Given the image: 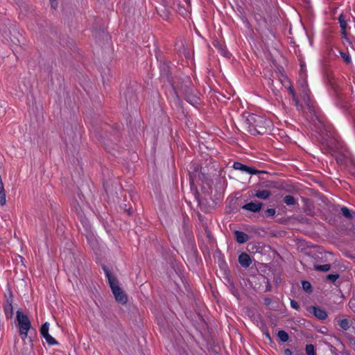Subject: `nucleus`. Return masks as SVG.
<instances>
[{
  "label": "nucleus",
  "instance_id": "412c9836",
  "mask_svg": "<svg viewBox=\"0 0 355 355\" xmlns=\"http://www.w3.org/2000/svg\"><path fill=\"white\" fill-rule=\"evenodd\" d=\"M302 285L303 290L304 291H306V293H311L313 291L312 286H311V283L309 282L308 281H302Z\"/></svg>",
  "mask_w": 355,
  "mask_h": 355
},
{
  "label": "nucleus",
  "instance_id": "39448f33",
  "mask_svg": "<svg viewBox=\"0 0 355 355\" xmlns=\"http://www.w3.org/2000/svg\"><path fill=\"white\" fill-rule=\"evenodd\" d=\"M235 170L241 171L243 173H246L248 174H259L261 173H263V171H259L253 167L248 166L247 165H245L241 162H235L233 164L232 166Z\"/></svg>",
  "mask_w": 355,
  "mask_h": 355
},
{
  "label": "nucleus",
  "instance_id": "393cba45",
  "mask_svg": "<svg viewBox=\"0 0 355 355\" xmlns=\"http://www.w3.org/2000/svg\"><path fill=\"white\" fill-rule=\"evenodd\" d=\"M338 278V274H329L328 275H327V279L333 283L335 282Z\"/></svg>",
  "mask_w": 355,
  "mask_h": 355
},
{
  "label": "nucleus",
  "instance_id": "a878e982",
  "mask_svg": "<svg viewBox=\"0 0 355 355\" xmlns=\"http://www.w3.org/2000/svg\"><path fill=\"white\" fill-rule=\"evenodd\" d=\"M76 211H77V214L78 216V217L80 218V219L81 220L82 223L83 224H86L87 222H86V220H85L84 217H83V213L82 211V210L80 209H78L76 208Z\"/></svg>",
  "mask_w": 355,
  "mask_h": 355
},
{
  "label": "nucleus",
  "instance_id": "0eeeda50",
  "mask_svg": "<svg viewBox=\"0 0 355 355\" xmlns=\"http://www.w3.org/2000/svg\"><path fill=\"white\" fill-rule=\"evenodd\" d=\"M262 207V202L258 201H251L243 205L242 209L253 213H257L260 211Z\"/></svg>",
  "mask_w": 355,
  "mask_h": 355
},
{
  "label": "nucleus",
  "instance_id": "a211bd4d",
  "mask_svg": "<svg viewBox=\"0 0 355 355\" xmlns=\"http://www.w3.org/2000/svg\"><path fill=\"white\" fill-rule=\"evenodd\" d=\"M340 213L343 214V216L348 219H351L353 217L352 211L346 207H341Z\"/></svg>",
  "mask_w": 355,
  "mask_h": 355
},
{
  "label": "nucleus",
  "instance_id": "473e14b6",
  "mask_svg": "<svg viewBox=\"0 0 355 355\" xmlns=\"http://www.w3.org/2000/svg\"><path fill=\"white\" fill-rule=\"evenodd\" d=\"M220 53H221V55H223L225 57H228L229 56V53L227 52L225 50L222 49H220Z\"/></svg>",
  "mask_w": 355,
  "mask_h": 355
},
{
  "label": "nucleus",
  "instance_id": "6ab92c4d",
  "mask_svg": "<svg viewBox=\"0 0 355 355\" xmlns=\"http://www.w3.org/2000/svg\"><path fill=\"white\" fill-rule=\"evenodd\" d=\"M49 322H46L40 327V331L41 336L42 337H44V336L49 334Z\"/></svg>",
  "mask_w": 355,
  "mask_h": 355
},
{
  "label": "nucleus",
  "instance_id": "423d86ee",
  "mask_svg": "<svg viewBox=\"0 0 355 355\" xmlns=\"http://www.w3.org/2000/svg\"><path fill=\"white\" fill-rule=\"evenodd\" d=\"M306 310L319 320H324L327 318V312L318 306H309L306 307Z\"/></svg>",
  "mask_w": 355,
  "mask_h": 355
},
{
  "label": "nucleus",
  "instance_id": "f8f14e48",
  "mask_svg": "<svg viewBox=\"0 0 355 355\" xmlns=\"http://www.w3.org/2000/svg\"><path fill=\"white\" fill-rule=\"evenodd\" d=\"M271 195V192L268 190H257L253 194L254 196L261 199H268Z\"/></svg>",
  "mask_w": 355,
  "mask_h": 355
},
{
  "label": "nucleus",
  "instance_id": "4468645a",
  "mask_svg": "<svg viewBox=\"0 0 355 355\" xmlns=\"http://www.w3.org/2000/svg\"><path fill=\"white\" fill-rule=\"evenodd\" d=\"M338 21H339V24H340V27L341 28V31H345V30H347V22L346 21V19H345V16L343 15V13H341L339 16H338Z\"/></svg>",
  "mask_w": 355,
  "mask_h": 355
},
{
  "label": "nucleus",
  "instance_id": "7c9ffc66",
  "mask_svg": "<svg viewBox=\"0 0 355 355\" xmlns=\"http://www.w3.org/2000/svg\"><path fill=\"white\" fill-rule=\"evenodd\" d=\"M288 89L290 94L292 96V98H295L297 96L295 94V90L292 86H289Z\"/></svg>",
  "mask_w": 355,
  "mask_h": 355
},
{
  "label": "nucleus",
  "instance_id": "dca6fc26",
  "mask_svg": "<svg viewBox=\"0 0 355 355\" xmlns=\"http://www.w3.org/2000/svg\"><path fill=\"white\" fill-rule=\"evenodd\" d=\"M283 201L287 205H295L297 203L295 198L291 195L286 196Z\"/></svg>",
  "mask_w": 355,
  "mask_h": 355
},
{
  "label": "nucleus",
  "instance_id": "ddd939ff",
  "mask_svg": "<svg viewBox=\"0 0 355 355\" xmlns=\"http://www.w3.org/2000/svg\"><path fill=\"white\" fill-rule=\"evenodd\" d=\"M277 337L282 342H287L289 339V336L288 333L284 330H279L277 332Z\"/></svg>",
  "mask_w": 355,
  "mask_h": 355
},
{
  "label": "nucleus",
  "instance_id": "b1692460",
  "mask_svg": "<svg viewBox=\"0 0 355 355\" xmlns=\"http://www.w3.org/2000/svg\"><path fill=\"white\" fill-rule=\"evenodd\" d=\"M276 214L275 209L273 208H268L265 211V216L266 217H272L274 216Z\"/></svg>",
  "mask_w": 355,
  "mask_h": 355
},
{
  "label": "nucleus",
  "instance_id": "c85d7f7f",
  "mask_svg": "<svg viewBox=\"0 0 355 355\" xmlns=\"http://www.w3.org/2000/svg\"><path fill=\"white\" fill-rule=\"evenodd\" d=\"M173 3H170L169 5L164 6V9L166 11L167 15L170 13L169 8H172L175 6V2L174 0H172Z\"/></svg>",
  "mask_w": 355,
  "mask_h": 355
},
{
  "label": "nucleus",
  "instance_id": "c756f323",
  "mask_svg": "<svg viewBox=\"0 0 355 355\" xmlns=\"http://www.w3.org/2000/svg\"><path fill=\"white\" fill-rule=\"evenodd\" d=\"M51 6L53 9H56L58 6L57 0H50Z\"/></svg>",
  "mask_w": 355,
  "mask_h": 355
},
{
  "label": "nucleus",
  "instance_id": "bb28decb",
  "mask_svg": "<svg viewBox=\"0 0 355 355\" xmlns=\"http://www.w3.org/2000/svg\"><path fill=\"white\" fill-rule=\"evenodd\" d=\"M293 101L297 109L298 110H301L302 109V105L300 103L298 98L297 96L295 98H293Z\"/></svg>",
  "mask_w": 355,
  "mask_h": 355
},
{
  "label": "nucleus",
  "instance_id": "e433bc0d",
  "mask_svg": "<svg viewBox=\"0 0 355 355\" xmlns=\"http://www.w3.org/2000/svg\"><path fill=\"white\" fill-rule=\"evenodd\" d=\"M90 239H93V236H92V235H90V238H89V237L87 236V239H88L89 241H90Z\"/></svg>",
  "mask_w": 355,
  "mask_h": 355
},
{
  "label": "nucleus",
  "instance_id": "f257e3e1",
  "mask_svg": "<svg viewBox=\"0 0 355 355\" xmlns=\"http://www.w3.org/2000/svg\"><path fill=\"white\" fill-rule=\"evenodd\" d=\"M243 117L244 128L252 135H263L271 125L270 121L257 114H248L246 116Z\"/></svg>",
  "mask_w": 355,
  "mask_h": 355
},
{
  "label": "nucleus",
  "instance_id": "6e6552de",
  "mask_svg": "<svg viewBox=\"0 0 355 355\" xmlns=\"http://www.w3.org/2000/svg\"><path fill=\"white\" fill-rule=\"evenodd\" d=\"M3 309L5 315L8 319L11 318L13 315V306H12V296L10 295L7 298L6 302L3 304Z\"/></svg>",
  "mask_w": 355,
  "mask_h": 355
},
{
  "label": "nucleus",
  "instance_id": "1a4fd4ad",
  "mask_svg": "<svg viewBox=\"0 0 355 355\" xmlns=\"http://www.w3.org/2000/svg\"><path fill=\"white\" fill-rule=\"evenodd\" d=\"M302 98H303L304 101L306 103L309 110L313 111V110L312 106L310 105V100H309L310 91L307 87L306 83H305V82L303 84H302Z\"/></svg>",
  "mask_w": 355,
  "mask_h": 355
},
{
  "label": "nucleus",
  "instance_id": "72a5a7b5",
  "mask_svg": "<svg viewBox=\"0 0 355 355\" xmlns=\"http://www.w3.org/2000/svg\"><path fill=\"white\" fill-rule=\"evenodd\" d=\"M271 302H272V300H271V299H270V298L266 297V298H265V299H264V304H265L266 305H269V304H270Z\"/></svg>",
  "mask_w": 355,
  "mask_h": 355
},
{
  "label": "nucleus",
  "instance_id": "2f4dec72",
  "mask_svg": "<svg viewBox=\"0 0 355 355\" xmlns=\"http://www.w3.org/2000/svg\"><path fill=\"white\" fill-rule=\"evenodd\" d=\"M347 30H345L344 31H341V35H342V37L344 38L345 40H346L347 41H348V37H347Z\"/></svg>",
  "mask_w": 355,
  "mask_h": 355
},
{
  "label": "nucleus",
  "instance_id": "2eb2a0df",
  "mask_svg": "<svg viewBox=\"0 0 355 355\" xmlns=\"http://www.w3.org/2000/svg\"><path fill=\"white\" fill-rule=\"evenodd\" d=\"M313 268L314 270H317V271H321V272H327L330 270L331 268V265L330 264H324V265H318V264H315L313 266Z\"/></svg>",
  "mask_w": 355,
  "mask_h": 355
},
{
  "label": "nucleus",
  "instance_id": "20e7f679",
  "mask_svg": "<svg viewBox=\"0 0 355 355\" xmlns=\"http://www.w3.org/2000/svg\"><path fill=\"white\" fill-rule=\"evenodd\" d=\"M182 92L184 96L185 100L193 106L200 104V98L199 93L193 87L189 85L182 87Z\"/></svg>",
  "mask_w": 355,
  "mask_h": 355
},
{
  "label": "nucleus",
  "instance_id": "7ed1b4c3",
  "mask_svg": "<svg viewBox=\"0 0 355 355\" xmlns=\"http://www.w3.org/2000/svg\"><path fill=\"white\" fill-rule=\"evenodd\" d=\"M17 320L19 328V334L22 340H25L28 336V331L31 327V322L28 317L18 310L16 313Z\"/></svg>",
  "mask_w": 355,
  "mask_h": 355
},
{
  "label": "nucleus",
  "instance_id": "4be33fe9",
  "mask_svg": "<svg viewBox=\"0 0 355 355\" xmlns=\"http://www.w3.org/2000/svg\"><path fill=\"white\" fill-rule=\"evenodd\" d=\"M44 338H45L46 343L49 345H55L58 344L56 340L54 338H53L49 334L44 336Z\"/></svg>",
  "mask_w": 355,
  "mask_h": 355
},
{
  "label": "nucleus",
  "instance_id": "aec40b11",
  "mask_svg": "<svg viewBox=\"0 0 355 355\" xmlns=\"http://www.w3.org/2000/svg\"><path fill=\"white\" fill-rule=\"evenodd\" d=\"M339 53L341 58L347 64H350L352 62L351 56L348 52L340 51Z\"/></svg>",
  "mask_w": 355,
  "mask_h": 355
},
{
  "label": "nucleus",
  "instance_id": "4c0bfd02",
  "mask_svg": "<svg viewBox=\"0 0 355 355\" xmlns=\"http://www.w3.org/2000/svg\"><path fill=\"white\" fill-rule=\"evenodd\" d=\"M266 336L269 338H270L269 334H266Z\"/></svg>",
  "mask_w": 355,
  "mask_h": 355
},
{
  "label": "nucleus",
  "instance_id": "5701e85b",
  "mask_svg": "<svg viewBox=\"0 0 355 355\" xmlns=\"http://www.w3.org/2000/svg\"><path fill=\"white\" fill-rule=\"evenodd\" d=\"M305 351L306 355H315V347L312 344L306 345Z\"/></svg>",
  "mask_w": 355,
  "mask_h": 355
},
{
  "label": "nucleus",
  "instance_id": "f704fd0d",
  "mask_svg": "<svg viewBox=\"0 0 355 355\" xmlns=\"http://www.w3.org/2000/svg\"><path fill=\"white\" fill-rule=\"evenodd\" d=\"M284 355H292L293 352H291V349H284Z\"/></svg>",
  "mask_w": 355,
  "mask_h": 355
},
{
  "label": "nucleus",
  "instance_id": "f3484780",
  "mask_svg": "<svg viewBox=\"0 0 355 355\" xmlns=\"http://www.w3.org/2000/svg\"><path fill=\"white\" fill-rule=\"evenodd\" d=\"M339 325L342 329L347 331L350 328L351 324L349 323V321L347 319L345 318L339 321Z\"/></svg>",
  "mask_w": 355,
  "mask_h": 355
},
{
  "label": "nucleus",
  "instance_id": "cd10ccee",
  "mask_svg": "<svg viewBox=\"0 0 355 355\" xmlns=\"http://www.w3.org/2000/svg\"><path fill=\"white\" fill-rule=\"evenodd\" d=\"M291 306L297 311L300 310V306L298 303L294 300H291Z\"/></svg>",
  "mask_w": 355,
  "mask_h": 355
},
{
  "label": "nucleus",
  "instance_id": "9b49d317",
  "mask_svg": "<svg viewBox=\"0 0 355 355\" xmlns=\"http://www.w3.org/2000/svg\"><path fill=\"white\" fill-rule=\"evenodd\" d=\"M234 234L235 235L236 241L239 243H245L250 239V236L242 231L236 230L234 231Z\"/></svg>",
  "mask_w": 355,
  "mask_h": 355
},
{
  "label": "nucleus",
  "instance_id": "9d476101",
  "mask_svg": "<svg viewBox=\"0 0 355 355\" xmlns=\"http://www.w3.org/2000/svg\"><path fill=\"white\" fill-rule=\"evenodd\" d=\"M239 263L244 268H248L252 263L250 255L245 252L241 253L239 257Z\"/></svg>",
  "mask_w": 355,
  "mask_h": 355
},
{
  "label": "nucleus",
  "instance_id": "c9c22d12",
  "mask_svg": "<svg viewBox=\"0 0 355 355\" xmlns=\"http://www.w3.org/2000/svg\"><path fill=\"white\" fill-rule=\"evenodd\" d=\"M354 304H355V302H352V301H349V306H350L351 308L352 307V306H353Z\"/></svg>",
  "mask_w": 355,
  "mask_h": 355
},
{
  "label": "nucleus",
  "instance_id": "f03ea898",
  "mask_svg": "<svg viewBox=\"0 0 355 355\" xmlns=\"http://www.w3.org/2000/svg\"><path fill=\"white\" fill-rule=\"evenodd\" d=\"M102 268L107 279L108 284L110 286V288L112 290V292L114 296L116 301L122 304H126L128 301V297L125 293L119 286L117 278L112 275L111 270L107 266L103 265Z\"/></svg>",
  "mask_w": 355,
  "mask_h": 355
}]
</instances>
